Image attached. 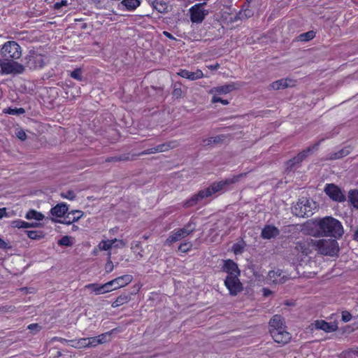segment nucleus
<instances>
[{"label": "nucleus", "mask_w": 358, "mask_h": 358, "mask_svg": "<svg viewBox=\"0 0 358 358\" xmlns=\"http://www.w3.org/2000/svg\"><path fill=\"white\" fill-rule=\"evenodd\" d=\"M196 223L193 221H189L183 228L180 229V238H184L195 231Z\"/></svg>", "instance_id": "obj_27"}, {"label": "nucleus", "mask_w": 358, "mask_h": 358, "mask_svg": "<svg viewBox=\"0 0 358 358\" xmlns=\"http://www.w3.org/2000/svg\"><path fill=\"white\" fill-rule=\"evenodd\" d=\"M127 245V242L123 240L113 239L102 241L99 244V248L101 250H108L113 248H122Z\"/></svg>", "instance_id": "obj_15"}, {"label": "nucleus", "mask_w": 358, "mask_h": 358, "mask_svg": "<svg viewBox=\"0 0 358 358\" xmlns=\"http://www.w3.org/2000/svg\"><path fill=\"white\" fill-rule=\"evenodd\" d=\"M27 234L32 240H39L43 237V234L41 231H27Z\"/></svg>", "instance_id": "obj_38"}, {"label": "nucleus", "mask_w": 358, "mask_h": 358, "mask_svg": "<svg viewBox=\"0 0 358 358\" xmlns=\"http://www.w3.org/2000/svg\"><path fill=\"white\" fill-rule=\"evenodd\" d=\"M15 135L16 136L20 138V140L22 141H24L27 138V135H26V133L24 130L22 129H17L16 132H15Z\"/></svg>", "instance_id": "obj_50"}, {"label": "nucleus", "mask_w": 358, "mask_h": 358, "mask_svg": "<svg viewBox=\"0 0 358 358\" xmlns=\"http://www.w3.org/2000/svg\"><path fill=\"white\" fill-rule=\"evenodd\" d=\"M110 336V333H105L96 336L97 340L99 341V344H102L108 341Z\"/></svg>", "instance_id": "obj_43"}, {"label": "nucleus", "mask_w": 358, "mask_h": 358, "mask_svg": "<svg viewBox=\"0 0 358 358\" xmlns=\"http://www.w3.org/2000/svg\"><path fill=\"white\" fill-rule=\"evenodd\" d=\"M85 288L90 290L92 292H94L97 295L111 292V289L109 287L108 282L103 285H99L96 283L88 284L85 286Z\"/></svg>", "instance_id": "obj_18"}, {"label": "nucleus", "mask_w": 358, "mask_h": 358, "mask_svg": "<svg viewBox=\"0 0 358 358\" xmlns=\"http://www.w3.org/2000/svg\"><path fill=\"white\" fill-rule=\"evenodd\" d=\"M37 328H38V324H31L28 326V329H31V330H34Z\"/></svg>", "instance_id": "obj_61"}, {"label": "nucleus", "mask_w": 358, "mask_h": 358, "mask_svg": "<svg viewBox=\"0 0 358 358\" xmlns=\"http://www.w3.org/2000/svg\"><path fill=\"white\" fill-rule=\"evenodd\" d=\"M264 296H268V295L271 294V291L268 289H266V288H264Z\"/></svg>", "instance_id": "obj_59"}, {"label": "nucleus", "mask_w": 358, "mask_h": 358, "mask_svg": "<svg viewBox=\"0 0 358 358\" xmlns=\"http://www.w3.org/2000/svg\"><path fill=\"white\" fill-rule=\"evenodd\" d=\"M268 324L270 334L275 343L284 345L291 340V334L287 331V327L281 315H273Z\"/></svg>", "instance_id": "obj_3"}, {"label": "nucleus", "mask_w": 358, "mask_h": 358, "mask_svg": "<svg viewBox=\"0 0 358 358\" xmlns=\"http://www.w3.org/2000/svg\"><path fill=\"white\" fill-rule=\"evenodd\" d=\"M319 145L320 141L300 152L297 155L287 161L286 163L287 169L292 170L296 165L299 164L310 153L313 152L314 150H317Z\"/></svg>", "instance_id": "obj_9"}, {"label": "nucleus", "mask_w": 358, "mask_h": 358, "mask_svg": "<svg viewBox=\"0 0 358 358\" xmlns=\"http://www.w3.org/2000/svg\"><path fill=\"white\" fill-rule=\"evenodd\" d=\"M315 37V32L309 31L299 35V38L301 41H309Z\"/></svg>", "instance_id": "obj_34"}, {"label": "nucleus", "mask_w": 358, "mask_h": 358, "mask_svg": "<svg viewBox=\"0 0 358 358\" xmlns=\"http://www.w3.org/2000/svg\"><path fill=\"white\" fill-rule=\"evenodd\" d=\"M3 217H8L5 208H0V219L3 218Z\"/></svg>", "instance_id": "obj_55"}, {"label": "nucleus", "mask_w": 358, "mask_h": 358, "mask_svg": "<svg viewBox=\"0 0 358 358\" xmlns=\"http://www.w3.org/2000/svg\"><path fill=\"white\" fill-rule=\"evenodd\" d=\"M315 240L312 238H307L297 242L295 250L303 255H308L315 250Z\"/></svg>", "instance_id": "obj_12"}, {"label": "nucleus", "mask_w": 358, "mask_h": 358, "mask_svg": "<svg viewBox=\"0 0 358 358\" xmlns=\"http://www.w3.org/2000/svg\"><path fill=\"white\" fill-rule=\"evenodd\" d=\"M279 234L280 231L276 227L266 224L262 230L261 236L264 239H271L278 236Z\"/></svg>", "instance_id": "obj_21"}, {"label": "nucleus", "mask_w": 358, "mask_h": 358, "mask_svg": "<svg viewBox=\"0 0 358 358\" xmlns=\"http://www.w3.org/2000/svg\"><path fill=\"white\" fill-rule=\"evenodd\" d=\"M61 196L66 199L73 200L76 198V194L73 191H67L62 192Z\"/></svg>", "instance_id": "obj_42"}, {"label": "nucleus", "mask_w": 358, "mask_h": 358, "mask_svg": "<svg viewBox=\"0 0 358 358\" xmlns=\"http://www.w3.org/2000/svg\"><path fill=\"white\" fill-rule=\"evenodd\" d=\"M132 278L131 275H124L108 282V283L111 291H113L127 285L131 282Z\"/></svg>", "instance_id": "obj_14"}, {"label": "nucleus", "mask_w": 358, "mask_h": 358, "mask_svg": "<svg viewBox=\"0 0 358 358\" xmlns=\"http://www.w3.org/2000/svg\"><path fill=\"white\" fill-rule=\"evenodd\" d=\"M128 301V297L126 295H121L118 296L116 300L112 303V307L117 308Z\"/></svg>", "instance_id": "obj_37"}, {"label": "nucleus", "mask_w": 358, "mask_h": 358, "mask_svg": "<svg viewBox=\"0 0 358 358\" xmlns=\"http://www.w3.org/2000/svg\"><path fill=\"white\" fill-rule=\"evenodd\" d=\"M211 102L213 103H221L222 104L226 106V105H228L229 104V101L227 100V99H223L217 96H215V95H213V97H212V99H211Z\"/></svg>", "instance_id": "obj_44"}, {"label": "nucleus", "mask_w": 358, "mask_h": 358, "mask_svg": "<svg viewBox=\"0 0 358 358\" xmlns=\"http://www.w3.org/2000/svg\"><path fill=\"white\" fill-rule=\"evenodd\" d=\"M207 67L211 71H215L220 68V64L218 63H215V64L208 65Z\"/></svg>", "instance_id": "obj_54"}, {"label": "nucleus", "mask_w": 358, "mask_h": 358, "mask_svg": "<svg viewBox=\"0 0 358 358\" xmlns=\"http://www.w3.org/2000/svg\"><path fill=\"white\" fill-rule=\"evenodd\" d=\"M163 34L166 37L169 38L170 39L176 40V38L168 31H164Z\"/></svg>", "instance_id": "obj_60"}, {"label": "nucleus", "mask_w": 358, "mask_h": 358, "mask_svg": "<svg viewBox=\"0 0 358 358\" xmlns=\"http://www.w3.org/2000/svg\"><path fill=\"white\" fill-rule=\"evenodd\" d=\"M24 66L10 59H0V74H18L24 71Z\"/></svg>", "instance_id": "obj_6"}, {"label": "nucleus", "mask_w": 358, "mask_h": 358, "mask_svg": "<svg viewBox=\"0 0 358 358\" xmlns=\"http://www.w3.org/2000/svg\"><path fill=\"white\" fill-rule=\"evenodd\" d=\"M342 316V320L345 322H348L351 320L352 319V315L350 312L345 310L342 312L341 314Z\"/></svg>", "instance_id": "obj_49"}, {"label": "nucleus", "mask_w": 358, "mask_h": 358, "mask_svg": "<svg viewBox=\"0 0 358 358\" xmlns=\"http://www.w3.org/2000/svg\"><path fill=\"white\" fill-rule=\"evenodd\" d=\"M22 229L34 228L42 227L43 224L39 222H27L22 220Z\"/></svg>", "instance_id": "obj_40"}, {"label": "nucleus", "mask_w": 358, "mask_h": 358, "mask_svg": "<svg viewBox=\"0 0 358 358\" xmlns=\"http://www.w3.org/2000/svg\"><path fill=\"white\" fill-rule=\"evenodd\" d=\"M352 238H353L354 241L358 242V229H356L354 231V234L352 235Z\"/></svg>", "instance_id": "obj_58"}, {"label": "nucleus", "mask_w": 358, "mask_h": 358, "mask_svg": "<svg viewBox=\"0 0 358 358\" xmlns=\"http://www.w3.org/2000/svg\"><path fill=\"white\" fill-rule=\"evenodd\" d=\"M2 57L15 60L19 59L22 55L20 46L13 41L6 42L0 50Z\"/></svg>", "instance_id": "obj_5"}, {"label": "nucleus", "mask_w": 358, "mask_h": 358, "mask_svg": "<svg viewBox=\"0 0 358 358\" xmlns=\"http://www.w3.org/2000/svg\"><path fill=\"white\" fill-rule=\"evenodd\" d=\"M180 77L187 78L190 80H195L203 77L201 70L197 69L196 71L191 72L187 70L180 69Z\"/></svg>", "instance_id": "obj_24"}, {"label": "nucleus", "mask_w": 358, "mask_h": 358, "mask_svg": "<svg viewBox=\"0 0 358 358\" xmlns=\"http://www.w3.org/2000/svg\"><path fill=\"white\" fill-rule=\"evenodd\" d=\"M206 2L193 5L189 9V17L192 23L200 24L208 15V10L205 8Z\"/></svg>", "instance_id": "obj_7"}, {"label": "nucleus", "mask_w": 358, "mask_h": 358, "mask_svg": "<svg viewBox=\"0 0 358 358\" xmlns=\"http://www.w3.org/2000/svg\"><path fill=\"white\" fill-rule=\"evenodd\" d=\"M67 5H68V1L67 0H62L59 2H57L56 3H55L54 8L55 9H59L62 7L66 6Z\"/></svg>", "instance_id": "obj_52"}, {"label": "nucleus", "mask_w": 358, "mask_h": 358, "mask_svg": "<svg viewBox=\"0 0 358 358\" xmlns=\"http://www.w3.org/2000/svg\"><path fill=\"white\" fill-rule=\"evenodd\" d=\"M313 324L315 325V329L322 330L327 333L334 332L338 329L336 324L327 322L323 320H316Z\"/></svg>", "instance_id": "obj_17"}, {"label": "nucleus", "mask_w": 358, "mask_h": 358, "mask_svg": "<svg viewBox=\"0 0 358 358\" xmlns=\"http://www.w3.org/2000/svg\"><path fill=\"white\" fill-rule=\"evenodd\" d=\"M294 85L295 80L289 78H285L273 82L270 86L272 89L278 90L285 89L288 87H293Z\"/></svg>", "instance_id": "obj_23"}, {"label": "nucleus", "mask_w": 358, "mask_h": 358, "mask_svg": "<svg viewBox=\"0 0 358 358\" xmlns=\"http://www.w3.org/2000/svg\"><path fill=\"white\" fill-rule=\"evenodd\" d=\"M179 240V234L178 232L175 233L173 235L171 236L167 240L166 243L168 244H171L174 242H177Z\"/></svg>", "instance_id": "obj_51"}, {"label": "nucleus", "mask_w": 358, "mask_h": 358, "mask_svg": "<svg viewBox=\"0 0 358 358\" xmlns=\"http://www.w3.org/2000/svg\"><path fill=\"white\" fill-rule=\"evenodd\" d=\"M8 247L7 243L3 240L2 238H0V248L5 249Z\"/></svg>", "instance_id": "obj_57"}, {"label": "nucleus", "mask_w": 358, "mask_h": 358, "mask_svg": "<svg viewBox=\"0 0 358 358\" xmlns=\"http://www.w3.org/2000/svg\"><path fill=\"white\" fill-rule=\"evenodd\" d=\"M227 138L224 134H220L217 136L210 137L203 140L204 145H210L212 144H218L222 143Z\"/></svg>", "instance_id": "obj_28"}, {"label": "nucleus", "mask_w": 358, "mask_h": 358, "mask_svg": "<svg viewBox=\"0 0 358 358\" xmlns=\"http://www.w3.org/2000/svg\"><path fill=\"white\" fill-rule=\"evenodd\" d=\"M348 199L353 208L358 210V190H350L348 193Z\"/></svg>", "instance_id": "obj_31"}, {"label": "nucleus", "mask_w": 358, "mask_h": 358, "mask_svg": "<svg viewBox=\"0 0 358 358\" xmlns=\"http://www.w3.org/2000/svg\"><path fill=\"white\" fill-rule=\"evenodd\" d=\"M24 217L27 220H34V222L39 223H41V222L45 219V215L42 213L34 209L28 210Z\"/></svg>", "instance_id": "obj_25"}, {"label": "nucleus", "mask_w": 358, "mask_h": 358, "mask_svg": "<svg viewBox=\"0 0 358 358\" xmlns=\"http://www.w3.org/2000/svg\"><path fill=\"white\" fill-rule=\"evenodd\" d=\"M155 8L157 9L159 12H163L164 10V8H162V3H159L158 2H157L155 3Z\"/></svg>", "instance_id": "obj_56"}, {"label": "nucleus", "mask_w": 358, "mask_h": 358, "mask_svg": "<svg viewBox=\"0 0 358 358\" xmlns=\"http://www.w3.org/2000/svg\"><path fill=\"white\" fill-rule=\"evenodd\" d=\"M4 112L6 113L10 114V115H20L24 113L25 110L22 108H7L4 110Z\"/></svg>", "instance_id": "obj_39"}, {"label": "nucleus", "mask_w": 358, "mask_h": 358, "mask_svg": "<svg viewBox=\"0 0 358 358\" xmlns=\"http://www.w3.org/2000/svg\"><path fill=\"white\" fill-rule=\"evenodd\" d=\"M236 89V87L235 83L226 84L222 86L213 87L210 90V93L215 96H217V94H227Z\"/></svg>", "instance_id": "obj_22"}, {"label": "nucleus", "mask_w": 358, "mask_h": 358, "mask_svg": "<svg viewBox=\"0 0 358 358\" xmlns=\"http://www.w3.org/2000/svg\"><path fill=\"white\" fill-rule=\"evenodd\" d=\"M170 148H173V146H171L169 144H162L157 146L155 148V151L152 152H162L167 151Z\"/></svg>", "instance_id": "obj_41"}, {"label": "nucleus", "mask_w": 358, "mask_h": 358, "mask_svg": "<svg viewBox=\"0 0 358 358\" xmlns=\"http://www.w3.org/2000/svg\"><path fill=\"white\" fill-rule=\"evenodd\" d=\"M22 220H15L10 222V225L13 228L22 229Z\"/></svg>", "instance_id": "obj_46"}, {"label": "nucleus", "mask_w": 358, "mask_h": 358, "mask_svg": "<svg viewBox=\"0 0 358 358\" xmlns=\"http://www.w3.org/2000/svg\"><path fill=\"white\" fill-rule=\"evenodd\" d=\"M311 224L316 228L313 236L317 237H331L336 240L344 234L341 222L331 216L314 220L312 223L307 222L306 227L308 228Z\"/></svg>", "instance_id": "obj_1"}, {"label": "nucleus", "mask_w": 358, "mask_h": 358, "mask_svg": "<svg viewBox=\"0 0 358 358\" xmlns=\"http://www.w3.org/2000/svg\"><path fill=\"white\" fill-rule=\"evenodd\" d=\"M325 194L333 201L344 202L346 200L345 195L341 188L334 183L327 184L324 187Z\"/></svg>", "instance_id": "obj_11"}, {"label": "nucleus", "mask_w": 358, "mask_h": 358, "mask_svg": "<svg viewBox=\"0 0 358 358\" xmlns=\"http://www.w3.org/2000/svg\"><path fill=\"white\" fill-rule=\"evenodd\" d=\"M108 260L105 265V271L106 273H110L114 268L113 264L110 260V252L108 253Z\"/></svg>", "instance_id": "obj_45"}, {"label": "nucleus", "mask_w": 358, "mask_h": 358, "mask_svg": "<svg viewBox=\"0 0 358 358\" xmlns=\"http://www.w3.org/2000/svg\"><path fill=\"white\" fill-rule=\"evenodd\" d=\"M245 246V243H236L232 245V252L235 255L242 254L244 251V248Z\"/></svg>", "instance_id": "obj_35"}, {"label": "nucleus", "mask_w": 358, "mask_h": 358, "mask_svg": "<svg viewBox=\"0 0 358 358\" xmlns=\"http://www.w3.org/2000/svg\"><path fill=\"white\" fill-rule=\"evenodd\" d=\"M192 247V244L190 243H182L180 241V252H185L189 250Z\"/></svg>", "instance_id": "obj_53"}, {"label": "nucleus", "mask_w": 358, "mask_h": 358, "mask_svg": "<svg viewBox=\"0 0 358 358\" xmlns=\"http://www.w3.org/2000/svg\"><path fill=\"white\" fill-rule=\"evenodd\" d=\"M285 275L280 269L270 271L268 273V280L274 284H280L285 282Z\"/></svg>", "instance_id": "obj_20"}, {"label": "nucleus", "mask_w": 358, "mask_h": 358, "mask_svg": "<svg viewBox=\"0 0 358 358\" xmlns=\"http://www.w3.org/2000/svg\"><path fill=\"white\" fill-rule=\"evenodd\" d=\"M141 4L139 0H122L121 5L124 6L127 10H134L138 8Z\"/></svg>", "instance_id": "obj_29"}, {"label": "nucleus", "mask_w": 358, "mask_h": 358, "mask_svg": "<svg viewBox=\"0 0 358 358\" xmlns=\"http://www.w3.org/2000/svg\"><path fill=\"white\" fill-rule=\"evenodd\" d=\"M27 63L31 68H41L45 63L44 57L40 54L30 53Z\"/></svg>", "instance_id": "obj_19"}, {"label": "nucleus", "mask_w": 358, "mask_h": 358, "mask_svg": "<svg viewBox=\"0 0 358 358\" xmlns=\"http://www.w3.org/2000/svg\"><path fill=\"white\" fill-rule=\"evenodd\" d=\"M222 272L226 273L227 275H241V270L238 264L232 259H228L223 260V265L221 267Z\"/></svg>", "instance_id": "obj_13"}, {"label": "nucleus", "mask_w": 358, "mask_h": 358, "mask_svg": "<svg viewBox=\"0 0 358 358\" xmlns=\"http://www.w3.org/2000/svg\"><path fill=\"white\" fill-rule=\"evenodd\" d=\"M240 275H227L224 285L232 296H236L243 291V285L239 278Z\"/></svg>", "instance_id": "obj_8"}, {"label": "nucleus", "mask_w": 358, "mask_h": 358, "mask_svg": "<svg viewBox=\"0 0 358 358\" xmlns=\"http://www.w3.org/2000/svg\"><path fill=\"white\" fill-rule=\"evenodd\" d=\"M293 213L300 217H309L313 215L310 202L308 199L299 200L293 207Z\"/></svg>", "instance_id": "obj_10"}, {"label": "nucleus", "mask_w": 358, "mask_h": 358, "mask_svg": "<svg viewBox=\"0 0 358 358\" xmlns=\"http://www.w3.org/2000/svg\"><path fill=\"white\" fill-rule=\"evenodd\" d=\"M73 238L68 236H63L59 241L58 244L63 246H71L73 244Z\"/></svg>", "instance_id": "obj_36"}, {"label": "nucleus", "mask_w": 358, "mask_h": 358, "mask_svg": "<svg viewBox=\"0 0 358 358\" xmlns=\"http://www.w3.org/2000/svg\"><path fill=\"white\" fill-rule=\"evenodd\" d=\"M68 206L64 203H60L52 208L50 210V214L53 217V220L57 222H62L59 220V218L64 217L65 215L68 211Z\"/></svg>", "instance_id": "obj_16"}, {"label": "nucleus", "mask_w": 358, "mask_h": 358, "mask_svg": "<svg viewBox=\"0 0 358 358\" xmlns=\"http://www.w3.org/2000/svg\"><path fill=\"white\" fill-rule=\"evenodd\" d=\"M314 244L315 251L325 256L334 257L339 251L338 243L335 239L315 240Z\"/></svg>", "instance_id": "obj_4"}, {"label": "nucleus", "mask_w": 358, "mask_h": 358, "mask_svg": "<svg viewBox=\"0 0 358 358\" xmlns=\"http://www.w3.org/2000/svg\"><path fill=\"white\" fill-rule=\"evenodd\" d=\"M354 355H358V347L342 352L339 357L340 358H353Z\"/></svg>", "instance_id": "obj_32"}, {"label": "nucleus", "mask_w": 358, "mask_h": 358, "mask_svg": "<svg viewBox=\"0 0 358 358\" xmlns=\"http://www.w3.org/2000/svg\"><path fill=\"white\" fill-rule=\"evenodd\" d=\"M87 341H88V343H87L88 347H95L97 345H99V342L97 340L96 336L87 338Z\"/></svg>", "instance_id": "obj_47"}, {"label": "nucleus", "mask_w": 358, "mask_h": 358, "mask_svg": "<svg viewBox=\"0 0 358 358\" xmlns=\"http://www.w3.org/2000/svg\"><path fill=\"white\" fill-rule=\"evenodd\" d=\"M245 176V173H240L234 176L231 178L213 182L208 187L199 191L196 194H194L189 199L183 202V207L190 208L196 206L198 203H201L203 199L210 197L220 191L226 190L227 186L238 182L241 178Z\"/></svg>", "instance_id": "obj_2"}, {"label": "nucleus", "mask_w": 358, "mask_h": 358, "mask_svg": "<svg viewBox=\"0 0 358 358\" xmlns=\"http://www.w3.org/2000/svg\"><path fill=\"white\" fill-rule=\"evenodd\" d=\"M350 153V147H345L338 152H334L331 155V159H338L343 158L347 155H348Z\"/></svg>", "instance_id": "obj_30"}, {"label": "nucleus", "mask_w": 358, "mask_h": 358, "mask_svg": "<svg viewBox=\"0 0 358 358\" xmlns=\"http://www.w3.org/2000/svg\"><path fill=\"white\" fill-rule=\"evenodd\" d=\"M71 345L74 347V348H83L88 347L87 338H80V339H79L78 341H71Z\"/></svg>", "instance_id": "obj_33"}, {"label": "nucleus", "mask_w": 358, "mask_h": 358, "mask_svg": "<svg viewBox=\"0 0 358 358\" xmlns=\"http://www.w3.org/2000/svg\"><path fill=\"white\" fill-rule=\"evenodd\" d=\"M71 76L74 79H76L78 80H80L82 79L81 76V70L80 69H76L73 71L71 73Z\"/></svg>", "instance_id": "obj_48"}, {"label": "nucleus", "mask_w": 358, "mask_h": 358, "mask_svg": "<svg viewBox=\"0 0 358 358\" xmlns=\"http://www.w3.org/2000/svg\"><path fill=\"white\" fill-rule=\"evenodd\" d=\"M83 215V213L80 210H72L66 215V216L64 217V221H62V222L70 224L78 221L80 217H82Z\"/></svg>", "instance_id": "obj_26"}]
</instances>
